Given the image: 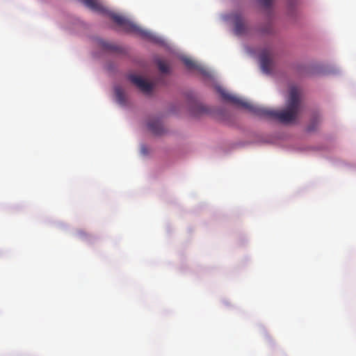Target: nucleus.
<instances>
[{
	"instance_id": "1",
	"label": "nucleus",
	"mask_w": 356,
	"mask_h": 356,
	"mask_svg": "<svg viewBox=\"0 0 356 356\" xmlns=\"http://www.w3.org/2000/svg\"><path fill=\"white\" fill-rule=\"evenodd\" d=\"M218 92L222 98L227 102L247 109L250 113L259 118L275 120L283 124H289L294 122L302 110L300 99V90L296 87H291L289 97L286 101V108L282 111H276L262 106L253 104L240 97L229 94L225 90L219 88Z\"/></svg>"
},
{
	"instance_id": "2",
	"label": "nucleus",
	"mask_w": 356,
	"mask_h": 356,
	"mask_svg": "<svg viewBox=\"0 0 356 356\" xmlns=\"http://www.w3.org/2000/svg\"><path fill=\"white\" fill-rule=\"evenodd\" d=\"M82 1L87 7L94 11L106 13L114 22L125 31L137 34L142 38L155 43L162 42V39L160 37L153 34L149 31L143 29L124 16L115 13L108 12L97 0H82Z\"/></svg>"
},
{
	"instance_id": "3",
	"label": "nucleus",
	"mask_w": 356,
	"mask_h": 356,
	"mask_svg": "<svg viewBox=\"0 0 356 356\" xmlns=\"http://www.w3.org/2000/svg\"><path fill=\"white\" fill-rule=\"evenodd\" d=\"M129 79L143 92L149 93L153 89V85L140 76L131 74Z\"/></svg>"
},
{
	"instance_id": "4",
	"label": "nucleus",
	"mask_w": 356,
	"mask_h": 356,
	"mask_svg": "<svg viewBox=\"0 0 356 356\" xmlns=\"http://www.w3.org/2000/svg\"><path fill=\"white\" fill-rule=\"evenodd\" d=\"M259 58L262 70L266 73H270L272 65L270 53L267 50L263 51L260 54Z\"/></svg>"
},
{
	"instance_id": "5",
	"label": "nucleus",
	"mask_w": 356,
	"mask_h": 356,
	"mask_svg": "<svg viewBox=\"0 0 356 356\" xmlns=\"http://www.w3.org/2000/svg\"><path fill=\"white\" fill-rule=\"evenodd\" d=\"M233 22L234 24V33L237 35H241L245 33L246 26L242 17L236 14L233 15Z\"/></svg>"
},
{
	"instance_id": "6",
	"label": "nucleus",
	"mask_w": 356,
	"mask_h": 356,
	"mask_svg": "<svg viewBox=\"0 0 356 356\" xmlns=\"http://www.w3.org/2000/svg\"><path fill=\"white\" fill-rule=\"evenodd\" d=\"M149 131L156 136H161L165 132L164 127L158 119L151 120L147 123Z\"/></svg>"
},
{
	"instance_id": "7",
	"label": "nucleus",
	"mask_w": 356,
	"mask_h": 356,
	"mask_svg": "<svg viewBox=\"0 0 356 356\" xmlns=\"http://www.w3.org/2000/svg\"><path fill=\"white\" fill-rule=\"evenodd\" d=\"M182 61L188 69H189V70L195 69V70H197L202 72V73H204L203 68L200 65H199L197 63H196L194 60H191V58H187V57H184L182 58Z\"/></svg>"
},
{
	"instance_id": "8",
	"label": "nucleus",
	"mask_w": 356,
	"mask_h": 356,
	"mask_svg": "<svg viewBox=\"0 0 356 356\" xmlns=\"http://www.w3.org/2000/svg\"><path fill=\"white\" fill-rule=\"evenodd\" d=\"M115 94L118 103L120 104H124L126 102V99L124 90L120 87H115Z\"/></svg>"
},
{
	"instance_id": "9",
	"label": "nucleus",
	"mask_w": 356,
	"mask_h": 356,
	"mask_svg": "<svg viewBox=\"0 0 356 356\" xmlns=\"http://www.w3.org/2000/svg\"><path fill=\"white\" fill-rule=\"evenodd\" d=\"M321 122V118L319 117L314 118L309 125L307 126V131H315L317 127H318L319 124Z\"/></svg>"
},
{
	"instance_id": "10",
	"label": "nucleus",
	"mask_w": 356,
	"mask_h": 356,
	"mask_svg": "<svg viewBox=\"0 0 356 356\" xmlns=\"http://www.w3.org/2000/svg\"><path fill=\"white\" fill-rule=\"evenodd\" d=\"M157 65L159 70L163 73H168L169 72V67L168 64L161 60L157 61Z\"/></svg>"
},
{
	"instance_id": "11",
	"label": "nucleus",
	"mask_w": 356,
	"mask_h": 356,
	"mask_svg": "<svg viewBox=\"0 0 356 356\" xmlns=\"http://www.w3.org/2000/svg\"><path fill=\"white\" fill-rule=\"evenodd\" d=\"M259 3L263 7L268 8L271 6L273 0H259Z\"/></svg>"
},
{
	"instance_id": "12",
	"label": "nucleus",
	"mask_w": 356,
	"mask_h": 356,
	"mask_svg": "<svg viewBox=\"0 0 356 356\" xmlns=\"http://www.w3.org/2000/svg\"><path fill=\"white\" fill-rule=\"evenodd\" d=\"M102 46L104 49H108V50H113L114 46L113 44H108V42H103L102 43Z\"/></svg>"
},
{
	"instance_id": "13",
	"label": "nucleus",
	"mask_w": 356,
	"mask_h": 356,
	"mask_svg": "<svg viewBox=\"0 0 356 356\" xmlns=\"http://www.w3.org/2000/svg\"><path fill=\"white\" fill-rule=\"evenodd\" d=\"M264 32H265V33H271V27H270V26H269L268 27V29H267L266 30H265V31H264Z\"/></svg>"
}]
</instances>
